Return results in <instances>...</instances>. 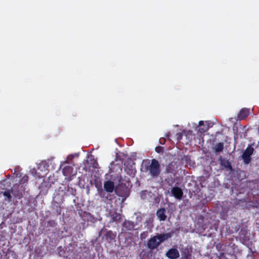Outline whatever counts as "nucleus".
<instances>
[{"instance_id": "19", "label": "nucleus", "mask_w": 259, "mask_h": 259, "mask_svg": "<svg viewBox=\"0 0 259 259\" xmlns=\"http://www.w3.org/2000/svg\"><path fill=\"white\" fill-rule=\"evenodd\" d=\"M155 150L158 153H163V148L161 146H157L155 148Z\"/></svg>"}, {"instance_id": "21", "label": "nucleus", "mask_w": 259, "mask_h": 259, "mask_svg": "<svg viewBox=\"0 0 259 259\" xmlns=\"http://www.w3.org/2000/svg\"><path fill=\"white\" fill-rule=\"evenodd\" d=\"M48 224L50 226L54 227L56 224L55 221L51 220L48 222Z\"/></svg>"}, {"instance_id": "27", "label": "nucleus", "mask_w": 259, "mask_h": 259, "mask_svg": "<svg viewBox=\"0 0 259 259\" xmlns=\"http://www.w3.org/2000/svg\"><path fill=\"white\" fill-rule=\"evenodd\" d=\"M169 135H170V133H168V134H167V135H166V137H169Z\"/></svg>"}, {"instance_id": "6", "label": "nucleus", "mask_w": 259, "mask_h": 259, "mask_svg": "<svg viewBox=\"0 0 259 259\" xmlns=\"http://www.w3.org/2000/svg\"><path fill=\"white\" fill-rule=\"evenodd\" d=\"M182 259H192V250L190 248L185 247L181 249Z\"/></svg>"}, {"instance_id": "1", "label": "nucleus", "mask_w": 259, "mask_h": 259, "mask_svg": "<svg viewBox=\"0 0 259 259\" xmlns=\"http://www.w3.org/2000/svg\"><path fill=\"white\" fill-rule=\"evenodd\" d=\"M171 237L170 233L157 234L151 237L147 241V246L150 250L156 249L160 244Z\"/></svg>"}, {"instance_id": "14", "label": "nucleus", "mask_w": 259, "mask_h": 259, "mask_svg": "<svg viewBox=\"0 0 259 259\" xmlns=\"http://www.w3.org/2000/svg\"><path fill=\"white\" fill-rule=\"evenodd\" d=\"M18 188L19 185L16 184L14 186L13 195L17 199H20L22 198L23 194L22 192H20L19 191H16L15 189L16 188Z\"/></svg>"}, {"instance_id": "4", "label": "nucleus", "mask_w": 259, "mask_h": 259, "mask_svg": "<svg viewBox=\"0 0 259 259\" xmlns=\"http://www.w3.org/2000/svg\"><path fill=\"white\" fill-rule=\"evenodd\" d=\"M104 235L105 237V239L109 242H111L113 240H114L116 236V233L115 232H113L111 230H108L104 228H102L99 232V236L100 237Z\"/></svg>"}, {"instance_id": "2", "label": "nucleus", "mask_w": 259, "mask_h": 259, "mask_svg": "<svg viewBox=\"0 0 259 259\" xmlns=\"http://www.w3.org/2000/svg\"><path fill=\"white\" fill-rule=\"evenodd\" d=\"M145 170L148 172L152 177H158L160 173V166L158 161L155 159H152L150 164L145 165Z\"/></svg>"}, {"instance_id": "22", "label": "nucleus", "mask_w": 259, "mask_h": 259, "mask_svg": "<svg viewBox=\"0 0 259 259\" xmlns=\"http://www.w3.org/2000/svg\"><path fill=\"white\" fill-rule=\"evenodd\" d=\"M98 166V164L97 160H94V163L93 164V167L95 168H97Z\"/></svg>"}, {"instance_id": "17", "label": "nucleus", "mask_w": 259, "mask_h": 259, "mask_svg": "<svg viewBox=\"0 0 259 259\" xmlns=\"http://www.w3.org/2000/svg\"><path fill=\"white\" fill-rule=\"evenodd\" d=\"M209 128V126L207 125H203L200 127H199L198 131L200 133H203L205 132H206Z\"/></svg>"}, {"instance_id": "8", "label": "nucleus", "mask_w": 259, "mask_h": 259, "mask_svg": "<svg viewBox=\"0 0 259 259\" xmlns=\"http://www.w3.org/2000/svg\"><path fill=\"white\" fill-rule=\"evenodd\" d=\"M166 255L170 259H176L180 256V253L177 249L170 248L166 252Z\"/></svg>"}, {"instance_id": "13", "label": "nucleus", "mask_w": 259, "mask_h": 259, "mask_svg": "<svg viewBox=\"0 0 259 259\" xmlns=\"http://www.w3.org/2000/svg\"><path fill=\"white\" fill-rule=\"evenodd\" d=\"M13 188H10L9 190L6 191H1V194H2L5 197V200L10 201L12 199L11 193L13 194Z\"/></svg>"}, {"instance_id": "20", "label": "nucleus", "mask_w": 259, "mask_h": 259, "mask_svg": "<svg viewBox=\"0 0 259 259\" xmlns=\"http://www.w3.org/2000/svg\"><path fill=\"white\" fill-rule=\"evenodd\" d=\"M148 232L147 231H144L142 232L140 235L141 239H145L148 236Z\"/></svg>"}, {"instance_id": "7", "label": "nucleus", "mask_w": 259, "mask_h": 259, "mask_svg": "<svg viewBox=\"0 0 259 259\" xmlns=\"http://www.w3.org/2000/svg\"><path fill=\"white\" fill-rule=\"evenodd\" d=\"M249 109L243 108H242L237 115V120H242L245 119L249 114Z\"/></svg>"}, {"instance_id": "16", "label": "nucleus", "mask_w": 259, "mask_h": 259, "mask_svg": "<svg viewBox=\"0 0 259 259\" xmlns=\"http://www.w3.org/2000/svg\"><path fill=\"white\" fill-rule=\"evenodd\" d=\"M224 144L223 143H218L214 148V151L215 153L221 152L223 150Z\"/></svg>"}, {"instance_id": "3", "label": "nucleus", "mask_w": 259, "mask_h": 259, "mask_svg": "<svg viewBox=\"0 0 259 259\" xmlns=\"http://www.w3.org/2000/svg\"><path fill=\"white\" fill-rule=\"evenodd\" d=\"M254 148L252 145H248L242 155V159L245 164H248L251 161V155L253 153Z\"/></svg>"}, {"instance_id": "15", "label": "nucleus", "mask_w": 259, "mask_h": 259, "mask_svg": "<svg viewBox=\"0 0 259 259\" xmlns=\"http://www.w3.org/2000/svg\"><path fill=\"white\" fill-rule=\"evenodd\" d=\"M111 218L113 222H121L122 221V215L116 212L111 215Z\"/></svg>"}, {"instance_id": "11", "label": "nucleus", "mask_w": 259, "mask_h": 259, "mask_svg": "<svg viewBox=\"0 0 259 259\" xmlns=\"http://www.w3.org/2000/svg\"><path fill=\"white\" fill-rule=\"evenodd\" d=\"M156 215L160 221H165L166 219L165 209L164 208L158 209L156 212Z\"/></svg>"}, {"instance_id": "25", "label": "nucleus", "mask_w": 259, "mask_h": 259, "mask_svg": "<svg viewBox=\"0 0 259 259\" xmlns=\"http://www.w3.org/2000/svg\"><path fill=\"white\" fill-rule=\"evenodd\" d=\"M182 138V135L181 134H178L177 139L180 141Z\"/></svg>"}, {"instance_id": "12", "label": "nucleus", "mask_w": 259, "mask_h": 259, "mask_svg": "<svg viewBox=\"0 0 259 259\" xmlns=\"http://www.w3.org/2000/svg\"><path fill=\"white\" fill-rule=\"evenodd\" d=\"M220 164L222 166L225 167V168L229 170H232V166L231 165V163L229 160L221 157L220 158Z\"/></svg>"}, {"instance_id": "28", "label": "nucleus", "mask_w": 259, "mask_h": 259, "mask_svg": "<svg viewBox=\"0 0 259 259\" xmlns=\"http://www.w3.org/2000/svg\"><path fill=\"white\" fill-rule=\"evenodd\" d=\"M146 162H148V163H149V160H147Z\"/></svg>"}, {"instance_id": "23", "label": "nucleus", "mask_w": 259, "mask_h": 259, "mask_svg": "<svg viewBox=\"0 0 259 259\" xmlns=\"http://www.w3.org/2000/svg\"><path fill=\"white\" fill-rule=\"evenodd\" d=\"M165 142V139L164 138L160 139V140H159V142L162 145L164 144Z\"/></svg>"}, {"instance_id": "26", "label": "nucleus", "mask_w": 259, "mask_h": 259, "mask_svg": "<svg viewBox=\"0 0 259 259\" xmlns=\"http://www.w3.org/2000/svg\"><path fill=\"white\" fill-rule=\"evenodd\" d=\"M70 169V167H65L63 168V173H65L66 170H69Z\"/></svg>"}, {"instance_id": "18", "label": "nucleus", "mask_w": 259, "mask_h": 259, "mask_svg": "<svg viewBox=\"0 0 259 259\" xmlns=\"http://www.w3.org/2000/svg\"><path fill=\"white\" fill-rule=\"evenodd\" d=\"M28 177L27 175H24L20 180V183L21 184H25L28 182Z\"/></svg>"}, {"instance_id": "5", "label": "nucleus", "mask_w": 259, "mask_h": 259, "mask_svg": "<svg viewBox=\"0 0 259 259\" xmlns=\"http://www.w3.org/2000/svg\"><path fill=\"white\" fill-rule=\"evenodd\" d=\"M171 195L177 199L181 200L183 196V192L180 188L174 187L171 189Z\"/></svg>"}, {"instance_id": "24", "label": "nucleus", "mask_w": 259, "mask_h": 259, "mask_svg": "<svg viewBox=\"0 0 259 259\" xmlns=\"http://www.w3.org/2000/svg\"><path fill=\"white\" fill-rule=\"evenodd\" d=\"M204 125V121H202V120H201L199 122V124H198V128L199 127H200L201 126H202V125Z\"/></svg>"}, {"instance_id": "10", "label": "nucleus", "mask_w": 259, "mask_h": 259, "mask_svg": "<svg viewBox=\"0 0 259 259\" xmlns=\"http://www.w3.org/2000/svg\"><path fill=\"white\" fill-rule=\"evenodd\" d=\"M104 188L107 192L111 193L114 189V183L110 181H106L104 184Z\"/></svg>"}, {"instance_id": "29", "label": "nucleus", "mask_w": 259, "mask_h": 259, "mask_svg": "<svg viewBox=\"0 0 259 259\" xmlns=\"http://www.w3.org/2000/svg\"><path fill=\"white\" fill-rule=\"evenodd\" d=\"M58 213H59V214H60V213H61V210H60V211H59V212H58Z\"/></svg>"}, {"instance_id": "9", "label": "nucleus", "mask_w": 259, "mask_h": 259, "mask_svg": "<svg viewBox=\"0 0 259 259\" xmlns=\"http://www.w3.org/2000/svg\"><path fill=\"white\" fill-rule=\"evenodd\" d=\"M122 227L126 231H132L135 229V224L133 222L125 220L122 224Z\"/></svg>"}]
</instances>
